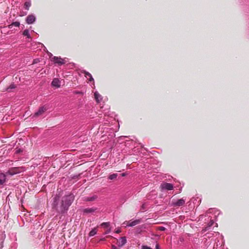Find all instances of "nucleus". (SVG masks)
Masks as SVG:
<instances>
[{"label":"nucleus","mask_w":249,"mask_h":249,"mask_svg":"<svg viewBox=\"0 0 249 249\" xmlns=\"http://www.w3.org/2000/svg\"><path fill=\"white\" fill-rule=\"evenodd\" d=\"M47 107L43 106L39 108L38 111L34 114L35 117H37L43 114L47 110Z\"/></svg>","instance_id":"nucleus-8"},{"label":"nucleus","mask_w":249,"mask_h":249,"mask_svg":"<svg viewBox=\"0 0 249 249\" xmlns=\"http://www.w3.org/2000/svg\"><path fill=\"white\" fill-rule=\"evenodd\" d=\"M159 229L160 231H164L165 229V228L163 227H160Z\"/></svg>","instance_id":"nucleus-28"},{"label":"nucleus","mask_w":249,"mask_h":249,"mask_svg":"<svg viewBox=\"0 0 249 249\" xmlns=\"http://www.w3.org/2000/svg\"><path fill=\"white\" fill-rule=\"evenodd\" d=\"M38 62V60L36 59L34 60L33 64L36 63Z\"/></svg>","instance_id":"nucleus-29"},{"label":"nucleus","mask_w":249,"mask_h":249,"mask_svg":"<svg viewBox=\"0 0 249 249\" xmlns=\"http://www.w3.org/2000/svg\"><path fill=\"white\" fill-rule=\"evenodd\" d=\"M23 171L22 167H14L8 170L6 173L7 175L13 176L15 174L21 172Z\"/></svg>","instance_id":"nucleus-3"},{"label":"nucleus","mask_w":249,"mask_h":249,"mask_svg":"<svg viewBox=\"0 0 249 249\" xmlns=\"http://www.w3.org/2000/svg\"><path fill=\"white\" fill-rule=\"evenodd\" d=\"M109 226V222H104L103 223L101 224V226L104 228H107Z\"/></svg>","instance_id":"nucleus-23"},{"label":"nucleus","mask_w":249,"mask_h":249,"mask_svg":"<svg viewBox=\"0 0 249 249\" xmlns=\"http://www.w3.org/2000/svg\"><path fill=\"white\" fill-rule=\"evenodd\" d=\"M140 223V220L139 219H136L134 221H126L123 223V227H126L127 226L133 227L134 226Z\"/></svg>","instance_id":"nucleus-4"},{"label":"nucleus","mask_w":249,"mask_h":249,"mask_svg":"<svg viewBox=\"0 0 249 249\" xmlns=\"http://www.w3.org/2000/svg\"><path fill=\"white\" fill-rule=\"evenodd\" d=\"M121 232V231L120 230H118L117 231H116V232L117 233H119Z\"/></svg>","instance_id":"nucleus-31"},{"label":"nucleus","mask_w":249,"mask_h":249,"mask_svg":"<svg viewBox=\"0 0 249 249\" xmlns=\"http://www.w3.org/2000/svg\"><path fill=\"white\" fill-rule=\"evenodd\" d=\"M31 4L30 1H26L24 3V8L28 10L29 9V7H30Z\"/></svg>","instance_id":"nucleus-18"},{"label":"nucleus","mask_w":249,"mask_h":249,"mask_svg":"<svg viewBox=\"0 0 249 249\" xmlns=\"http://www.w3.org/2000/svg\"><path fill=\"white\" fill-rule=\"evenodd\" d=\"M94 97L96 101L99 103L102 100L101 96L97 92L94 93Z\"/></svg>","instance_id":"nucleus-14"},{"label":"nucleus","mask_w":249,"mask_h":249,"mask_svg":"<svg viewBox=\"0 0 249 249\" xmlns=\"http://www.w3.org/2000/svg\"><path fill=\"white\" fill-rule=\"evenodd\" d=\"M111 249H119L116 246H115V245H112L111 246Z\"/></svg>","instance_id":"nucleus-26"},{"label":"nucleus","mask_w":249,"mask_h":249,"mask_svg":"<svg viewBox=\"0 0 249 249\" xmlns=\"http://www.w3.org/2000/svg\"><path fill=\"white\" fill-rule=\"evenodd\" d=\"M7 175L0 172V185H3L6 181Z\"/></svg>","instance_id":"nucleus-11"},{"label":"nucleus","mask_w":249,"mask_h":249,"mask_svg":"<svg viewBox=\"0 0 249 249\" xmlns=\"http://www.w3.org/2000/svg\"><path fill=\"white\" fill-rule=\"evenodd\" d=\"M162 189L166 190H172L173 189V185L169 183H164L161 184Z\"/></svg>","instance_id":"nucleus-9"},{"label":"nucleus","mask_w":249,"mask_h":249,"mask_svg":"<svg viewBox=\"0 0 249 249\" xmlns=\"http://www.w3.org/2000/svg\"><path fill=\"white\" fill-rule=\"evenodd\" d=\"M96 233V230L95 229H92L89 233V236H94Z\"/></svg>","instance_id":"nucleus-21"},{"label":"nucleus","mask_w":249,"mask_h":249,"mask_svg":"<svg viewBox=\"0 0 249 249\" xmlns=\"http://www.w3.org/2000/svg\"><path fill=\"white\" fill-rule=\"evenodd\" d=\"M127 240L125 236L121 237L119 239L117 240L116 244H117L118 247L122 248L123 247L126 243Z\"/></svg>","instance_id":"nucleus-5"},{"label":"nucleus","mask_w":249,"mask_h":249,"mask_svg":"<svg viewBox=\"0 0 249 249\" xmlns=\"http://www.w3.org/2000/svg\"><path fill=\"white\" fill-rule=\"evenodd\" d=\"M117 177V174H113L112 175H110L109 177H108V178L110 180H112V179H114L115 178H116Z\"/></svg>","instance_id":"nucleus-22"},{"label":"nucleus","mask_w":249,"mask_h":249,"mask_svg":"<svg viewBox=\"0 0 249 249\" xmlns=\"http://www.w3.org/2000/svg\"><path fill=\"white\" fill-rule=\"evenodd\" d=\"M16 88L15 85L14 84H11L8 88H7L8 91H11L12 89H14Z\"/></svg>","instance_id":"nucleus-20"},{"label":"nucleus","mask_w":249,"mask_h":249,"mask_svg":"<svg viewBox=\"0 0 249 249\" xmlns=\"http://www.w3.org/2000/svg\"><path fill=\"white\" fill-rule=\"evenodd\" d=\"M26 22L28 24H31L33 23L36 20V17L35 16L33 15H30L27 16L26 18Z\"/></svg>","instance_id":"nucleus-10"},{"label":"nucleus","mask_w":249,"mask_h":249,"mask_svg":"<svg viewBox=\"0 0 249 249\" xmlns=\"http://www.w3.org/2000/svg\"><path fill=\"white\" fill-rule=\"evenodd\" d=\"M20 25V23L18 21H15L12 23L8 26L9 28H12V27L14 26L16 27H19Z\"/></svg>","instance_id":"nucleus-15"},{"label":"nucleus","mask_w":249,"mask_h":249,"mask_svg":"<svg viewBox=\"0 0 249 249\" xmlns=\"http://www.w3.org/2000/svg\"><path fill=\"white\" fill-rule=\"evenodd\" d=\"M52 85L53 87L59 88L60 87V81L58 79L55 78L53 80Z\"/></svg>","instance_id":"nucleus-12"},{"label":"nucleus","mask_w":249,"mask_h":249,"mask_svg":"<svg viewBox=\"0 0 249 249\" xmlns=\"http://www.w3.org/2000/svg\"><path fill=\"white\" fill-rule=\"evenodd\" d=\"M52 60L55 64H58L59 65H61L65 63V61L64 59L60 57L54 56L52 58Z\"/></svg>","instance_id":"nucleus-6"},{"label":"nucleus","mask_w":249,"mask_h":249,"mask_svg":"<svg viewBox=\"0 0 249 249\" xmlns=\"http://www.w3.org/2000/svg\"><path fill=\"white\" fill-rule=\"evenodd\" d=\"M73 200V196L69 195L65 196L62 198L60 207H57V211L61 213H64L66 212L69 206L71 205Z\"/></svg>","instance_id":"nucleus-1"},{"label":"nucleus","mask_w":249,"mask_h":249,"mask_svg":"<svg viewBox=\"0 0 249 249\" xmlns=\"http://www.w3.org/2000/svg\"><path fill=\"white\" fill-rule=\"evenodd\" d=\"M142 249H152V248L147 246H142Z\"/></svg>","instance_id":"nucleus-24"},{"label":"nucleus","mask_w":249,"mask_h":249,"mask_svg":"<svg viewBox=\"0 0 249 249\" xmlns=\"http://www.w3.org/2000/svg\"><path fill=\"white\" fill-rule=\"evenodd\" d=\"M84 73L85 74V76L87 78L88 80H89V81H94L93 78L90 73L84 71Z\"/></svg>","instance_id":"nucleus-13"},{"label":"nucleus","mask_w":249,"mask_h":249,"mask_svg":"<svg viewBox=\"0 0 249 249\" xmlns=\"http://www.w3.org/2000/svg\"><path fill=\"white\" fill-rule=\"evenodd\" d=\"M185 202V199L183 198L179 199L176 201H173L172 202V205L174 207H179L183 205Z\"/></svg>","instance_id":"nucleus-7"},{"label":"nucleus","mask_w":249,"mask_h":249,"mask_svg":"<svg viewBox=\"0 0 249 249\" xmlns=\"http://www.w3.org/2000/svg\"><path fill=\"white\" fill-rule=\"evenodd\" d=\"M23 35L24 36H26L28 38H31V36L29 34V30L27 29H26L23 31Z\"/></svg>","instance_id":"nucleus-16"},{"label":"nucleus","mask_w":249,"mask_h":249,"mask_svg":"<svg viewBox=\"0 0 249 249\" xmlns=\"http://www.w3.org/2000/svg\"><path fill=\"white\" fill-rule=\"evenodd\" d=\"M220 214V212L219 210L215 208H211L207 211L205 216H207L209 218H217Z\"/></svg>","instance_id":"nucleus-2"},{"label":"nucleus","mask_w":249,"mask_h":249,"mask_svg":"<svg viewBox=\"0 0 249 249\" xmlns=\"http://www.w3.org/2000/svg\"><path fill=\"white\" fill-rule=\"evenodd\" d=\"M95 209L92 208H88L84 210V213H92L95 211Z\"/></svg>","instance_id":"nucleus-17"},{"label":"nucleus","mask_w":249,"mask_h":249,"mask_svg":"<svg viewBox=\"0 0 249 249\" xmlns=\"http://www.w3.org/2000/svg\"><path fill=\"white\" fill-rule=\"evenodd\" d=\"M214 221L213 220H211L210 223L208 224V226L205 228L204 230L206 231L209 229V228L213 224Z\"/></svg>","instance_id":"nucleus-19"},{"label":"nucleus","mask_w":249,"mask_h":249,"mask_svg":"<svg viewBox=\"0 0 249 249\" xmlns=\"http://www.w3.org/2000/svg\"><path fill=\"white\" fill-rule=\"evenodd\" d=\"M147 206V204L146 203L143 204L142 208L143 210H144L145 209V207Z\"/></svg>","instance_id":"nucleus-25"},{"label":"nucleus","mask_w":249,"mask_h":249,"mask_svg":"<svg viewBox=\"0 0 249 249\" xmlns=\"http://www.w3.org/2000/svg\"><path fill=\"white\" fill-rule=\"evenodd\" d=\"M22 152V150H21L20 149H17V150H16V153H20V152Z\"/></svg>","instance_id":"nucleus-27"},{"label":"nucleus","mask_w":249,"mask_h":249,"mask_svg":"<svg viewBox=\"0 0 249 249\" xmlns=\"http://www.w3.org/2000/svg\"><path fill=\"white\" fill-rule=\"evenodd\" d=\"M92 200V199H89V200L91 201Z\"/></svg>","instance_id":"nucleus-32"},{"label":"nucleus","mask_w":249,"mask_h":249,"mask_svg":"<svg viewBox=\"0 0 249 249\" xmlns=\"http://www.w3.org/2000/svg\"><path fill=\"white\" fill-rule=\"evenodd\" d=\"M156 249H160V247L158 244H157L156 246Z\"/></svg>","instance_id":"nucleus-30"}]
</instances>
